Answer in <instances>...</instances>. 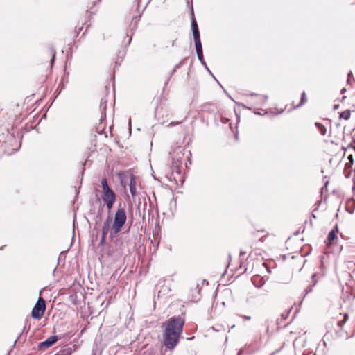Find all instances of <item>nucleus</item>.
<instances>
[{
  "label": "nucleus",
  "instance_id": "f257e3e1",
  "mask_svg": "<svg viewBox=\"0 0 355 355\" xmlns=\"http://www.w3.org/2000/svg\"><path fill=\"white\" fill-rule=\"evenodd\" d=\"M163 345L168 349H173L179 343L183 331L184 319L181 316L171 317L164 324Z\"/></svg>",
  "mask_w": 355,
  "mask_h": 355
},
{
  "label": "nucleus",
  "instance_id": "f03ea898",
  "mask_svg": "<svg viewBox=\"0 0 355 355\" xmlns=\"http://www.w3.org/2000/svg\"><path fill=\"white\" fill-rule=\"evenodd\" d=\"M191 29H192L197 57H198L199 61L200 62V63L202 65H205V61L204 57H203L202 46V44L200 42V31L198 29L197 21L194 17L193 7H191Z\"/></svg>",
  "mask_w": 355,
  "mask_h": 355
},
{
  "label": "nucleus",
  "instance_id": "7ed1b4c3",
  "mask_svg": "<svg viewBox=\"0 0 355 355\" xmlns=\"http://www.w3.org/2000/svg\"><path fill=\"white\" fill-rule=\"evenodd\" d=\"M127 220V214L123 207H119L114 214V223L111 227V236H116L125 224Z\"/></svg>",
  "mask_w": 355,
  "mask_h": 355
},
{
  "label": "nucleus",
  "instance_id": "20e7f679",
  "mask_svg": "<svg viewBox=\"0 0 355 355\" xmlns=\"http://www.w3.org/2000/svg\"><path fill=\"white\" fill-rule=\"evenodd\" d=\"M184 157L183 150L181 148H176L171 154V168L173 173L178 175L180 174V168L182 164Z\"/></svg>",
  "mask_w": 355,
  "mask_h": 355
},
{
  "label": "nucleus",
  "instance_id": "39448f33",
  "mask_svg": "<svg viewBox=\"0 0 355 355\" xmlns=\"http://www.w3.org/2000/svg\"><path fill=\"white\" fill-rule=\"evenodd\" d=\"M101 186H102V194L101 198L103 202L107 201H116V196L114 191L110 188L107 184V180L106 178H103L101 180Z\"/></svg>",
  "mask_w": 355,
  "mask_h": 355
},
{
  "label": "nucleus",
  "instance_id": "423d86ee",
  "mask_svg": "<svg viewBox=\"0 0 355 355\" xmlns=\"http://www.w3.org/2000/svg\"><path fill=\"white\" fill-rule=\"evenodd\" d=\"M46 309V304L44 300L42 297H39L37 302L33 306L31 311V316L34 319L40 320L44 315Z\"/></svg>",
  "mask_w": 355,
  "mask_h": 355
},
{
  "label": "nucleus",
  "instance_id": "0eeeda50",
  "mask_svg": "<svg viewBox=\"0 0 355 355\" xmlns=\"http://www.w3.org/2000/svg\"><path fill=\"white\" fill-rule=\"evenodd\" d=\"M61 337H58V336H52L49 337L44 341L40 342L38 344V347L40 349H47L55 344Z\"/></svg>",
  "mask_w": 355,
  "mask_h": 355
},
{
  "label": "nucleus",
  "instance_id": "6e6552de",
  "mask_svg": "<svg viewBox=\"0 0 355 355\" xmlns=\"http://www.w3.org/2000/svg\"><path fill=\"white\" fill-rule=\"evenodd\" d=\"M251 280L253 285L258 288H261L266 282L263 277L260 275H254Z\"/></svg>",
  "mask_w": 355,
  "mask_h": 355
},
{
  "label": "nucleus",
  "instance_id": "1a4fd4ad",
  "mask_svg": "<svg viewBox=\"0 0 355 355\" xmlns=\"http://www.w3.org/2000/svg\"><path fill=\"white\" fill-rule=\"evenodd\" d=\"M250 96H257V99L255 102V103L258 105H263L266 104L268 96L267 95H259L256 93H250L249 94Z\"/></svg>",
  "mask_w": 355,
  "mask_h": 355
},
{
  "label": "nucleus",
  "instance_id": "9d476101",
  "mask_svg": "<svg viewBox=\"0 0 355 355\" xmlns=\"http://www.w3.org/2000/svg\"><path fill=\"white\" fill-rule=\"evenodd\" d=\"M55 355H71V349L69 347H62Z\"/></svg>",
  "mask_w": 355,
  "mask_h": 355
},
{
  "label": "nucleus",
  "instance_id": "9b49d317",
  "mask_svg": "<svg viewBox=\"0 0 355 355\" xmlns=\"http://www.w3.org/2000/svg\"><path fill=\"white\" fill-rule=\"evenodd\" d=\"M110 218H108L104 223L102 227V234L103 235H107L109 230H110Z\"/></svg>",
  "mask_w": 355,
  "mask_h": 355
},
{
  "label": "nucleus",
  "instance_id": "f8f14e48",
  "mask_svg": "<svg viewBox=\"0 0 355 355\" xmlns=\"http://www.w3.org/2000/svg\"><path fill=\"white\" fill-rule=\"evenodd\" d=\"M338 230L337 225H336L334 229L331 230L329 232L328 236H327V240L329 242H331L335 239V238L336 237V232H338Z\"/></svg>",
  "mask_w": 355,
  "mask_h": 355
},
{
  "label": "nucleus",
  "instance_id": "ddd939ff",
  "mask_svg": "<svg viewBox=\"0 0 355 355\" xmlns=\"http://www.w3.org/2000/svg\"><path fill=\"white\" fill-rule=\"evenodd\" d=\"M290 311H291V310H288L281 314L280 318L277 320V324H279V325L281 324V323L282 322H284V320H286L287 319Z\"/></svg>",
  "mask_w": 355,
  "mask_h": 355
},
{
  "label": "nucleus",
  "instance_id": "4468645a",
  "mask_svg": "<svg viewBox=\"0 0 355 355\" xmlns=\"http://www.w3.org/2000/svg\"><path fill=\"white\" fill-rule=\"evenodd\" d=\"M129 188L131 195L134 197L136 195L137 191L135 187V182L132 178L130 180Z\"/></svg>",
  "mask_w": 355,
  "mask_h": 355
},
{
  "label": "nucleus",
  "instance_id": "2eb2a0df",
  "mask_svg": "<svg viewBox=\"0 0 355 355\" xmlns=\"http://www.w3.org/2000/svg\"><path fill=\"white\" fill-rule=\"evenodd\" d=\"M200 289L199 288V285L196 284V287H195V289H194V292H196V294H195V295L193 294L192 295L191 300L197 302L200 299Z\"/></svg>",
  "mask_w": 355,
  "mask_h": 355
},
{
  "label": "nucleus",
  "instance_id": "dca6fc26",
  "mask_svg": "<svg viewBox=\"0 0 355 355\" xmlns=\"http://www.w3.org/2000/svg\"><path fill=\"white\" fill-rule=\"evenodd\" d=\"M350 118V111L349 110H345L340 114V119L348 120Z\"/></svg>",
  "mask_w": 355,
  "mask_h": 355
},
{
  "label": "nucleus",
  "instance_id": "f3484780",
  "mask_svg": "<svg viewBox=\"0 0 355 355\" xmlns=\"http://www.w3.org/2000/svg\"><path fill=\"white\" fill-rule=\"evenodd\" d=\"M315 125L317 126L318 130L320 131V134L322 135H325L326 134V132H327V129L321 123H315Z\"/></svg>",
  "mask_w": 355,
  "mask_h": 355
},
{
  "label": "nucleus",
  "instance_id": "a211bd4d",
  "mask_svg": "<svg viewBox=\"0 0 355 355\" xmlns=\"http://www.w3.org/2000/svg\"><path fill=\"white\" fill-rule=\"evenodd\" d=\"M306 101V93H305V92H303L301 94L300 103L299 105H297V107H299L301 105H302Z\"/></svg>",
  "mask_w": 355,
  "mask_h": 355
},
{
  "label": "nucleus",
  "instance_id": "6ab92c4d",
  "mask_svg": "<svg viewBox=\"0 0 355 355\" xmlns=\"http://www.w3.org/2000/svg\"><path fill=\"white\" fill-rule=\"evenodd\" d=\"M352 165V162H350L349 164H345V168L344 170V173H345V178H349L350 175H351V171H347V166H349V168H351Z\"/></svg>",
  "mask_w": 355,
  "mask_h": 355
},
{
  "label": "nucleus",
  "instance_id": "aec40b11",
  "mask_svg": "<svg viewBox=\"0 0 355 355\" xmlns=\"http://www.w3.org/2000/svg\"><path fill=\"white\" fill-rule=\"evenodd\" d=\"M316 284V282H315L313 284H311L309 286H308L306 287V288L305 289V293H304V297L309 293H311L313 290V286L315 285Z\"/></svg>",
  "mask_w": 355,
  "mask_h": 355
},
{
  "label": "nucleus",
  "instance_id": "412c9836",
  "mask_svg": "<svg viewBox=\"0 0 355 355\" xmlns=\"http://www.w3.org/2000/svg\"><path fill=\"white\" fill-rule=\"evenodd\" d=\"M125 54H126V50L125 49L119 51L118 58H119L121 59V62L123 61Z\"/></svg>",
  "mask_w": 355,
  "mask_h": 355
},
{
  "label": "nucleus",
  "instance_id": "4be33fe9",
  "mask_svg": "<svg viewBox=\"0 0 355 355\" xmlns=\"http://www.w3.org/2000/svg\"><path fill=\"white\" fill-rule=\"evenodd\" d=\"M104 202L106 205L107 209L110 211L113 207L115 201H107Z\"/></svg>",
  "mask_w": 355,
  "mask_h": 355
},
{
  "label": "nucleus",
  "instance_id": "5701e85b",
  "mask_svg": "<svg viewBox=\"0 0 355 355\" xmlns=\"http://www.w3.org/2000/svg\"><path fill=\"white\" fill-rule=\"evenodd\" d=\"M345 320H338L336 322V324L337 327L342 328V327L345 324Z\"/></svg>",
  "mask_w": 355,
  "mask_h": 355
},
{
  "label": "nucleus",
  "instance_id": "b1692460",
  "mask_svg": "<svg viewBox=\"0 0 355 355\" xmlns=\"http://www.w3.org/2000/svg\"><path fill=\"white\" fill-rule=\"evenodd\" d=\"M106 102H107V101L104 100L103 98H102L101 101V105H100V107L103 110H105V108H106Z\"/></svg>",
  "mask_w": 355,
  "mask_h": 355
},
{
  "label": "nucleus",
  "instance_id": "393cba45",
  "mask_svg": "<svg viewBox=\"0 0 355 355\" xmlns=\"http://www.w3.org/2000/svg\"><path fill=\"white\" fill-rule=\"evenodd\" d=\"M55 51H52V56H51V65L52 66L54 63V61H55Z\"/></svg>",
  "mask_w": 355,
  "mask_h": 355
},
{
  "label": "nucleus",
  "instance_id": "a878e982",
  "mask_svg": "<svg viewBox=\"0 0 355 355\" xmlns=\"http://www.w3.org/2000/svg\"><path fill=\"white\" fill-rule=\"evenodd\" d=\"M106 236H107V235H103V234H102V235H101V241H100L101 245H104L105 242V238H106Z\"/></svg>",
  "mask_w": 355,
  "mask_h": 355
},
{
  "label": "nucleus",
  "instance_id": "bb28decb",
  "mask_svg": "<svg viewBox=\"0 0 355 355\" xmlns=\"http://www.w3.org/2000/svg\"><path fill=\"white\" fill-rule=\"evenodd\" d=\"M122 62H121V59L119 58H117L116 61H115V67H114V69L116 68V67H119L121 65V63Z\"/></svg>",
  "mask_w": 355,
  "mask_h": 355
},
{
  "label": "nucleus",
  "instance_id": "cd10ccee",
  "mask_svg": "<svg viewBox=\"0 0 355 355\" xmlns=\"http://www.w3.org/2000/svg\"><path fill=\"white\" fill-rule=\"evenodd\" d=\"M184 59L182 60L178 64H177L174 68L178 69V68L181 67V66L183 64Z\"/></svg>",
  "mask_w": 355,
  "mask_h": 355
},
{
  "label": "nucleus",
  "instance_id": "c85d7f7f",
  "mask_svg": "<svg viewBox=\"0 0 355 355\" xmlns=\"http://www.w3.org/2000/svg\"><path fill=\"white\" fill-rule=\"evenodd\" d=\"M205 68L207 69V71L214 78V79L216 80V78L214 76V75L211 73V71L208 68L207 64L205 63V65H203Z\"/></svg>",
  "mask_w": 355,
  "mask_h": 355
},
{
  "label": "nucleus",
  "instance_id": "c756f323",
  "mask_svg": "<svg viewBox=\"0 0 355 355\" xmlns=\"http://www.w3.org/2000/svg\"><path fill=\"white\" fill-rule=\"evenodd\" d=\"M241 317L243 320H250L251 319V317L248 315H241Z\"/></svg>",
  "mask_w": 355,
  "mask_h": 355
},
{
  "label": "nucleus",
  "instance_id": "7c9ffc66",
  "mask_svg": "<svg viewBox=\"0 0 355 355\" xmlns=\"http://www.w3.org/2000/svg\"><path fill=\"white\" fill-rule=\"evenodd\" d=\"M182 122H178V121H172L171 123H170V125H178V124H180Z\"/></svg>",
  "mask_w": 355,
  "mask_h": 355
},
{
  "label": "nucleus",
  "instance_id": "2f4dec72",
  "mask_svg": "<svg viewBox=\"0 0 355 355\" xmlns=\"http://www.w3.org/2000/svg\"><path fill=\"white\" fill-rule=\"evenodd\" d=\"M348 318H349L348 314H347V313H345V314L344 315V318H343V320H345V322H346V321L347 320Z\"/></svg>",
  "mask_w": 355,
  "mask_h": 355
},
{
  "label": "nucleus",
  "instance_id": "473e14b6",
  "mask_svg": "<svg viewBox=\"0 0 355 355\" xmlns=\"http://www.w3.org/2000/svg\"><path fill=\"white\" fill-rule=\"evenodd\" d=\"M176 70H177V69L174 68V69L171 71V75H170L169 78H170L171 77V76H172V75H173V74L176 71Z\"/></svg>",
  "mask_w": 355,
  "mask_h": 355
},
{
  "label": "nucleus",
  "instance_id": "72a5a7b5",
  "mask_svg": "<svg viewBox=\"0 0 355 355\" xmlns=\"http://www.w3.org/2000/svg\"><path fill=\"white\" fill-rule=\"evenodd\" d=\"M241 105L242 107H243L244 108H245V109L251 110V108H250V107H247V106L244 105L243 104H241Z\"/></svg>",
  "mask_w": 355,
  "mask_h": 355
},
{
  "label": "nucleus",
  "instance_id": "f704fd0d",
  "mask_svg": "<svg viewBox=\"0 0 355 355\" xmlns=\"http://www.w3.org/2000/svg\"><path fill=\"white\" fill-rule=\"evenodd\" d=\"M245 254V252L243 251V250H241L240 252V256H243Z\"/></svg>",
  "mask_w": 355,
  "mask_h": 355
},
{
  "label": "nucleus",
  "instance_id": "c9c22d12",
  "mask_svg": "<svg viewBox=\"0 0 355 355\" xmlns=\"http://www.w3.org/2000/svg\"><path fill=\"white\" fill-rule=\"evenodd\" d=\"M211 329L213 331H219L218 329H216L214 327H212Z\"/></svg>",
  "mask_w": 355,
  "mask_h": 355
},
{
  "label": "nucleus",
  "instance_id": "e433bc0d",
  "mask_svg": "<svg viewBox=\"0 0 355 355\" xmlns=\"http://www.w3.org/2000/svg\"><path fill=\"white\" fill-rule=\"evenodd\" d=\"M130 42H131V38L128 39L127 45H129L130 44Z\"/></svg>",
  "mask_w": 355,
  "mask_h": 355
},
{
  "label": "nucleus",
  "instance_id": "4c0bfd02",
  "mask_svg": "<svg viewBox=\"0 0 355 355\" xmlns=\"http://www.w3.org/2000/svg\"><path fill=\"white\" fill-rule=\"evenodd\" d=\"M338 106H339L338 105H334V110L338 109Z\"/></svg>",
  "mask_w": 355,
  "mask_h": 355
},
{
  "label": "nucleus",
  "instance_id": "58836bf2",
  "mask_svg": "<svg viewBox=\"0 0 355 355\" xmlns=\"http://www.w3.org/2000/svg\"><path fill=\"white\" fill-rule=\"evenodd\" d=\"M279 352V350H277V351H275V352H273L270 355H275V353H277V352Z\"/></svg>",
  "mask_w": 355,
  "mask_h": 355
},
{
  "label": "nucleus",
  "instance_id": "ea45409f",
  "mask_svg": "<svg viewBox=\"0 0 355 355\" xmlns=\"http://www.w3.org/2000/svg\"><path fill=\"white\" fill-rule=\"evenodd\" d=\"M254 113H255V114H257V115H262V114H261V112H254Z\"/></svg>",
  "mask_w": 355,
  "mask_h": 355
},
{
  "label": "nucleus",
  "instance_id": "a19ab883",
  "mask_svg": "<svg viewBox=\"0 0 355 355\" xmlns=\"http://www.w3.org/2000/svg\"><path fill=\"white\" fill-rule=\"evenodd\" d=\"M345 91H346V89H345V88H343V89L341 90V93H344Z\"/></svg>",
  "mask_w": 355,
  "mask_h": 355
},
{
  "label": "nucleus",
  "instance_id": "79ce46f5",
  "mask_svg": "<svg viewBox=\"0 0 355 355\" xmlns=\"http://www.w3.org/2000/svg\"><path fill=\"white\" fill-rule=\"evenodd\" d=\"M241 354H242V351L239 350V352H238L237 355H241Z\"/></svg>",
  "mask_w": 355,
  "mask_h": 355
},
{
  "label": "nucleus",
  "instance_id": "37998d69",
  "mask_svg": "<svg viewBox=\"0 0 355 355\" xmlns=\"http://www.w3.org/2000/svg\"><path fill=\"white\" fill-rule=\"evenodd\" d=\"M315 275H316L315 274H313V275H312V278H314V277H315Z\"/></svg>",
  "mask_w": 355,
  "mask_h": 355
},
{
  "label": "nucleus",
  "instance_id": "c03bdc74",
  "mask_svg": "<svg viewBox=\"0 0 355 355\" xmlns=\"http://www.w3.org/2000/svg\"><path fill=\"white\" fill-rule=\"evenodd\" d=\"M169 78L166 81L165 85H166L168 82Z\"/></svg>",
  "mask_w": 355,
  "mask_h": 355
},
{
  "label": "nucleus",
  "instance_id": "a18cd8bd",
  "mask_svg": "<svg viewBox=\"0 0 355 355\" xmlns=\"http://www.w3.org/2000/svg\"><path fill=\"white\" fill-rule=\"evenodd\" d=\"M131 119H129V125H130Z\"/></svg>",
  "mask_w": 355,
  "mask_h": 355
},
{
  "label": "nucleus",
  "instance_id": "49530a36",
  "mask_svg": "<svg viewBox=\"0 0 355 355\" xmlns=\"http://www.w3.org/2000/svg\"><path fill=\"white\" fill-rule=\"evenodd\" d=\"M312 216L315 218H316L315 215H314L313 214H312Z\"/></svg>",
  "mask_w": 355,
  "mask_h": 355
},
{
  "label": "nucleus",
  "instance_id": "de8ad7c7",
  "mask_svg": "<svg viewBox=\"0 0 355 355\" xmlns=\"http://www.w3.org/2000/svg\"><path fill=\"white\" fill-rule=\"evenodd\" d=\"M235 327V325H232L230 329H233Z\"/></svg>",
  "mask_w": 355,
  "mask_h": 355
},
{
  "label": "nucleus",
  "instance_id": "09e8293b",
  "mask_svg": "<svg viewBox=\"0 0 355 355\" xmlns=\"http://www.w3.org/2000/svg\"><path fill=\"white\" fill-rule=\"evenodd\" d=\"M58 89H60V87H58V89H56L55 92H56L57 91H58Z\"/></svg>",
  "mask_w": 355,
  "mask_h": 355
},
{
  "label": "nucleus",
  "instance_id": "8fccbe9b",
  "mask_svg": "<svg viewBox=\"0 0 355 355\" xmlns=\"http://www.w3.org/2000/svg\"><path fill=\"white\" fill-rule=\"evenodd\" d=\"M58 89H60V87H58V89H56L55 92H56L57 91H58Z\"/></svg>",
  "mask_w": 355,
  "mask_h": 355
},
{
  "label": "nucleus",
  "instance_id": "3c124183",
  "mask_svg": "<svg viewBox=\"0 0 355 355\" xmlns=\"http://www.w3.org/2000/svg\"><path fill=\"white\" fill-rule=\"evenodd\" d=\"M192 338H193V337H192V338H188L187 339H188V340H191V339H192Z\"/></svg>",
  "mask_w": 355,
  "mask_h": 355
},
{
  "label": "nucleus",
  "instance_id": "603ef678",
  "mask_svg": "<svg viewBox=\"0 0 355 355\" xmlns=\"http://www.w3.org/2000/svg\"><path fill=\"white\" fill-rule=\"evenodd\" d=\"M3 248V246L0 247V250H2Z\"/></svg>",
  "mask_w": 355,
  "mask_h": 355
},
{
  "label": "nucleus",
  "instance_id": "864d4df0",
  "mask_svg": "<svg viewBox=\"0 0 355 355\" xmlns=\"http://www.w3.org/2000/svg\"><path fill=\"white\" fill-rule=\"evenodd\" d=\"M218 83L220 85V87H221L223 88L222 85H220L218 82Z\"/></svg>",
  "mask_w": 355,
  "mask_h": 355
}]
</instances>
